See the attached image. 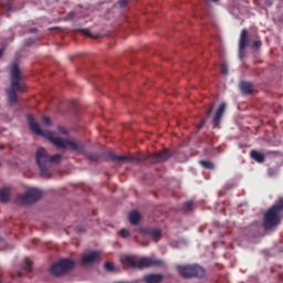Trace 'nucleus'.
<instances>
[{"mask_svg":"<svg viewBox=\"0 0 283 283\" xmlns=\"http://www.w3.org/2000/svg\"><path fill=\"white\" fill-rule=\"evenodd\" d=\"M250 156L252 160H255V163H264V154L258 151V150H251Z\"/></svg>","mask_w":283,"mask_h":283,"instance_id":"a211bd4d","label":"nucleus"},{"mask_svg":"<svg viewBox=\"0 0 283 283\" xmlns=\"http://www.w3.org/2000/svg\"><path fill=\"white\" fill-rule=\"evenodd\" d=\"M35 160L40 168V176H42V178H50L52 176V172L50 171L52 165H59V163L63 160V156L61 154L50 156L45 148L40 147L35 153Z\"/></svg>","mask_w":283,"mask_h":283,"instance_id":"7ed1b4c3","label":"nucleus"},{"mask_svg":"<svg viewBox=\"0 0 283 283\" xmlns=\"http://www.w3.org/2000/svg\"><path fill=\"white\" fill-rule=\"evenodd\" d=\"M41 198H43V192L36 188H30L25 193L18 196V200L23 205H33V202H39Z\"/></svg>","mask_w":283,"mask_h":283,"instance_id":"1a4fd4ad","label":"nucleus"},{"mask_svg":"<svg viewBox=\"0 0 283 283\" xmlns=\"http://www.w3.org/2000/svg\"><path fill=\"white\" fill-rule=\"evenodd\" d=\"M76 266V262L72 259H62L51 265L50 273L51 275H54L55 277H61L65 275L66 273H70Z\"/></svg>","mask_w":283,"mask_h":283,"instance_id":"6e6552de","label":"nucleus"},{"mask_svg":"<svg viewBox=\"0 0 283 283\" xmlns=\"http://www.w3.org/2000/svg\"><path fill=\"white\" fill-rule=\"evenodd\" d=\"M199 165H201V167H203V169H210V170H213L216 167L213 165V163H211L209 160H199Z\"/></svg>","mask_w":283,"mask_h":283,"instance_id":"aec40b11","label":"nucleus"},{"mask_svg":"<svg viewBox=\"0 0 283 283\" xmlns=\"http://www.w3.org/2000/svg\"><path fill=\"white\" fill-rule=\"evenodd\" d=\"M124 266H129L130 269H145L147 266H160L163 261L144 256L139 260L136 256L125 255L120 259Z\"/></svg>","mask_w":283,"mask_h":283,"instance_id":"423d86ee","label":"nucleus"},{"mask_svg":"<svg viewBox=\"0 0 283 283\" xmlns=\"http://www.w3.org/2000/svg\"><path fill=\"white\" fill-rule=\"evenodd\" d=\"M145 235H148L150 240H154L155 242H158L160 238H163V230L155 228V229H146L144 231Z\"/></svg>","mask_w":283,"mask_h":283,"instance_id":"ddd939ff","label":"nucleus"},{"mask_svg":"<svg viewBox=\"0 0 283 283\" xmlns=\"http://www.w3.org/2000/svg\"><path fill=\"white\" fill-rule=\"evenodd\" d=\"M163 274H147L144 276V282L146 283H161Z\"/></svg>","mask_w":283,"mask_h":283,"instance_id":"4468645a","label":"nucleus"},{"mask_svg":"<svg viewBox=\"0 0 283 283\" xmlns=\"http://www.w3.org/2000/svg\"><path fill=\"white\" fill-rule=\"evenodd\" d=\"M18 277H23V272H18Z\"/></svg>","mask_w":283,"mask_h":283,"instance_id":"72a5a7b5","label":"nucleus"},{"mask_svg":"<svg viewBox=\"0 0 283 283\" xmlns=\"http://www.w3.org/2000/svg\"><path fill=\"white\" fill-rule=\"evenodd\" d=\"M59 132L60 134H63V136H67L70 133L67 132V129H65V127L63 126H59Z\"/></svg>","mask_w":283,"mask_h":283,"instance_id":"bb28decb","label":"nucleus"},{"mask_svg":"<svg viewBox=\"0 0 283 283\" xmlns=\"http://www.w3.org/2000/svg\"><path fill=\"white\" fill-rule=\"evenodd\" d=\"M0 149H3V146H0Z\"/></svg>","mask_w":283,"mask_h":283,"instance_id":"c9c22d12","label":"nucleus"},{"mask_svg":"<svg viewBox=\"0 0 283 283\" xmlns=\"http://www.w3.org/2000/svg\"><path fill=\"white\" fill-rule=\"evenodd\" d=\"M25 88L27 85L21 76V69H19V64L14 63L11 65V87L7 90L9 104L14 105L18 101L17 92L23 94Z\"/></svg>","mask_w":283,"mask_h":283,"instance_id":"20e7f679","label":"nucleus"},{"mask_svg":"<svg viewBox=\"0 0 283 283\" xmlns=\"http://www.w3.org/2000/svg\"><path fill=\"white\" fill-rule=\"evenodd\" d=\"M283 211V198L279 199V201L269 208L263 214V229L269 231V229H273V227H277L282 222V217L280 213Z\"/></svg>","mask_w":283,"mask_h":283,"instance_id":"39448f33","label":"nucleus"},{"mask_svg":"<svg viewBox=\"0 0 283 283\" xmlns=\"http://www.w3.org/2000/svg\"><path fill=\"white\" fill-rule=\"evenodd\" d=\"M220 72H221V74H223L224 76H227V74H229V66H227L226 63L221 64V66H220Z\"/></svg>","mask_w":283,"mask_h":283,"instance_id":"5701e85b","label":"nucleus"},{"mask_svg":"<svg viewBox=\"0 0 283 283\" xmlns=\"http://www.w3.org/2000/svg\"><path fill=\"white\" fill-rule=\"evenodd\" d=\"M240 90L244 96H249V94H251L253 92V84H251L249 82H241Z\"/></svg>","mask_w":283,"mask_h":283,"instance_id":"2eb2a0df","label":"nucleus"},{"mask_svg":"<svg viewBox=\"0 0 283 283\" xmlns=\"http://www.w3.org/2000/svg\"><path fill=\"white\" fill-rule=\"evenodd\" d=\"M249 45V31L247 29H242L239 38V59L242 61L244 59V51Z\"/></svg>","mask_w":283,"mask_h":283,"instance_id":"9d476101","label":"nucleus"},{"mask_svg":"<svg viewBox=\"0 0 283 283\" xmlns=\"http://www.w3.org/2000/svg\"><path fill=\"white\" fill-rule=\"evenodd\" d=\"M27 119L29 123V127L31 132H33V134H36V136H44V138H48V140L55 145L57 149H71L72 151H78V143L72 139L55 137L54 132L41 129V125L36 123L32 114L27 115Z\"/></svg>","mask_w":283,"mask_h":283,"instance_id":"f257e3e1","label":"nucleus"},{"mask_svg":"<svg viewBox=\"0 0 283 283\" xmlns=\"http://www.w3.org/2000/svg\"><path fill=\"white\" fill-rule=\"evenodd\" d=\"M120 8H125L127 6V0H119Z\"/></svg>","mask_w":283,"mask_h":283,"instance_id":"7c9ffc66","label":"nucleus"},{"mask_svg":"<svg viewBox=\"0 0 283 283\" xmlns=\"http://www.w3.org/2000/svg\"><path fill=\"white\" fill-rule=\"evenodd\" d=\"M212 1V3H218V1H220V0H211Z\"/></svg>","mask_w":283,"mask_h":283,"instance_id":"f704fd0d","label":"nucleus"},{"mask_svg":"<svg viewBox=\"0 0 283 283\" xmlns=\"http://www.w3.org/2000/svg\"><path fill=\"white\" fill-rule=\"evenodd\" d=\"M83 32L84 34H86V36H92V33L90 32V30L85 29Z\"/></svg>","mask_w":283,"mask_h":283,"instance_id":"2f4dec72","label":"nucleus"},{"mask_svg":"<svg viewBox=\"0 0 283 283\" xmlns=\"http://www.w3.org/2000/svg\"><path fill=\"white\" fill-rule=\"evenodd\" d=\"M180 277L191 280V277H205V268L199 264H186L176 266Z\"/></svg>","mask_w":283,"mask_h":283,"instance_id":"0eeeda50","label":"nucleus"},{"mask_svg":"<svg viewBox=\"0 0 283 283\" xmlns=\"http://www.w3.org/2000/svg\"><path fill=\"white\" fill-rule=\"evenodd\" d=\"M128 220L130 222V224H138V222H140V213L136 210L132 211L129 214H128Z\"/></svg>","mask_w":283,"mask_h":283,"instance_id":"f3484780","label":"nucleus"},{"mask_svg":"<svg viewBox=\"0 0 283 283\" xmlns=\"http://www.w3.org/2000/svg\"><path fill=\"white\" fill-rule=\"evenodd\" d=\"M43 123H44V125H51L52 120L50 119V117L44 116L43 117Z\"/></svg>","mask_w":283,"mask_h":283,"instance_id":"c756f323","label":"nucleus"},{"mask_svg":"<svg viewBox=\"0 0 283 283\" xmlns=\"http://www.w3.org/2000/svg\"><path fill=\"white\" fill-rule=\"evenodd\" d=\"M22 271H24L25 273H32V261L30 259L24 260Z\"/></svg>","mask_w":283,"mask_h":283,"instance_id":"6ab92c4d","label":"nucleus"},{"mask_svg":"<svg viewBox=\"0 0 283 283\" xmlns=\"http://www.w3.org/2000/svg\"><path fill=\"white\" fill-rule=\"evenodd\" d=\"M105 269L112 273V271H114V263L113 262H106L105 263Z\"/></svg>","mask_w":283,"mask_h":283,"instance_id":"393cba45","label":"nucleus"},{"mask_svg":"<svg viewBox=\"0 0 283 283\" xmlns=\"http://www.w3.org/2000/svg\"><path fill=\"white\" fill-rule=\"evenodd\" d=\"M226 109H227V104L221 103L212 119L213 127H218V125H220V122L222 120V116H224Z\"/></svg>","mask_w":283,"mask_h":283,"instance_id":"f8f14e48","label":"nucleus"},{"mask_svg":"<svg viewBox=\"0 0 283 283\" xmlns=\"http://www.w3.org/2000/svg\"><path fill=\"white\" fill-rule=\"evenodd\" d=\"M0 202H10V188L4 187L0 189Z\"/></svg>","mask_w":283,"mask_h":283,"instance_id":"dca6fc26","label":"nucleus"},{"mask_svg":"<svg viewBox=\"0 0 283 283\" xmlns=\"http://www.w3.org/2000/svg\"><path fill=\"white\" fill-rule=\"evenodd\" d=\"M207 124V119H201V122L197 125L199 129H202L205 125Z\"/></svg>","mask_w":283,"mask_h":283,"instance_id":"cd10ccee","label":"nucleus"},{"mask_svg":"<svg viewBox=\"0 0 283 283\" xmlns=\"http://www.w3.org/2000/svg\"><path fill=\"white\" fill-rule=\"evenodd\" d=\"M97 260H101V252L92 251L82 256V264L84 266H87V264H94V262H96Z\"/></svg>","mask_w":283,"mask_h":283,"instance_id":"9b49d317","label":"nucleus"},{"mask_svg":"<svg viewBox=\"0 0 283 283\" xmlns=\"http://www.w3.org/2000/svg\"><path fill=\"white\" fill-rule=\"evenodd\" d=\"M119 235H120L122 238H129V230H127V229H122V230L119 231Z\"/></svg>","mask_w":283,"mask_h":283,"instance_id":"b1692460","label":"nucleus"},{"mask_svg":"<svg viewBox=\"0 0 283 283\" xmlns=\"http://www.w3.org/2000/svg\"><path fill=\"white\" fill-rule=\"evenodd\" d=\"M171 155L169 154V150H161L159 153L149 154V155H143L139 154L138 156H120L115 155L114 153L108 154L109 160H113L114 163H145L146 160H149L153 163V165H156V163H165V160H169V157Z\"/></svg>","mask_w":283,"mask_h":283,"instance_id":"f03ea898","label":"nucleus"},{"mask_svg":"<svg viewBox=\"0 0 283 283\" xmlns=\"http://www.w3.org/2000/svg\"><path fill=\"white\" fill-rule=\"evenodd\" d=\"M214 107V104H210L209 108L206 111V116H210L211 114H213Z\"/></svg>","mask_w":283,"mask_h":283,"instance_id":"a878e982","label":"nucleus"},{"mask_svg":"<svg viewBox=\"0 0 283 283\" xmlns=\"http://www.w3.org/2000/svg\"><path fill=\"white\" fill-rule=\"evenodd\" d=\"M185 211H193V201H186L184 203Z\"/></svg>","mask_w":283,"mask_h":283,"instance_id":"4be33fe9","label":"nucleus"},{"mask_svg":"<svg viewBox=\"0 0 283 283\" xmlns=\"http://www.w3.org/2000/svg\"><path fill=\"white\" fill-rule=\"evenodd\" d=\"M3 56V48L0 49V59Z\"/></svg>","mask_w":283,"mask_h":283,"instance_id":"473e14b6","label":"nucleus"},{"mask_svg":"<svg viewBox=\"0 0 283 283\" xmlns=\"http://www.w3.org/2000/svg\"><path fill=\"white\" fill-rule=\"evenodd\" d=\"M251 48L252 50H260V48H262V41L260 40L252 41Z\"/></svg>","mask_w":283,"mask_h":283,"instance_id":"412c9836","label":"nucleus"},{"mask_svg":"<svg viewBox=\"0 0 283 283\" xmlns=\"http://www.w3.org/2000/svg\"><path fill=\"white\" fill-rule=\"evenodd\" d=\"M76 17V13L75 12H70L67 15H66V19H69V21H72V19H74Z\"/></svg>","mask_w":283,"mask_h":283,"instance_id":"c85d7f7f","label":"nucleus"}]
</instances>
